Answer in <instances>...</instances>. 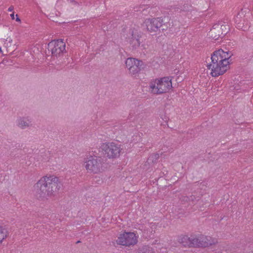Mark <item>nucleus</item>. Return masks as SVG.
I'll return each mask as SVG.
<instances>
[{"instance_id":"1","label":"nucleus","mask_w":253,"mask_h":253,"mask_svg":"<svg viewBox=\"0 0 253 253\" xmlns=\"http://www.w3.org/2000/svg\"><path fill=\"white\" fill-rule=\"evenodd\" d=\"M231 55L222 49L215 51L211 56V62L207 65L211 70V75L213 77H218L224 74L229 68V59Z\"/></svg>"},{"instance_id":"2","label":"nucleus","mask_w":253,"mask_h":253,"mask_svg":"<svg viewBox=\"0 0 253 253\" xmlns=\"http://www.w3.org/2000/svg\"><path fill=\"white\" fill-rule=\"evenodd\" d=\"M61 186L59 178L53 175L43 176L37 183V194L41 198L50 197L55 195Z\"/></svg>"},{"instance_id":"3","label":"nucleus","mask_w":253,"mask_h":253,"mask_svg":"<svg viewBox=\"0 0 253 253\" xmlns=\"http://www.w3.org/2000/svg\"><path fill=\"white\" fill-rule=\"evenodd\" d=\"M103 159L96 156H89L85 159L84 166L88 172L97 173L104 170Z\"/></svg>"},{"instance_id":"4","label":"nucleus","mask_w":253,"mask_h":253,"mask_svg":"<svg viewBox=\"0 0 253 253\" xmlns=\"http://www.w3.org/2000/svg\"><path fill=\"white\" fill-rule=\"evenodd\" d=\"M101 148L106 157L109 158L118 157L122 150L120 144L113 142L103 143Z\"/></svg>"},{"instance_id":"5","label":"nucleus","mask_w":253,"mask_h":253,"mask_svg":"<svg viewBox=\"0 0 253 253\" xmlns=\"http://www.w3.org/2000/svg\"><path fill=\"white\" fill-rule=\"evenodd\" d=\"M192 247H207L217 243L216 239L203 235H192Z\"/></svg>"},{"instance_id":"6","label":"nucleus","mask_w":253,"mask_h":253,"mask_svg":"<svg viewBox=\"0 0 253 253\" xmlns=\"http://www.w3.org/2000/svg\"><path fill=\"white\" fill-rule=\"evenodd\" d=\"M66 44L62 40H53L49 42L47 49L53 57H58L66 52Z\"/></svg>"},{"instance_id":"7","label":"nucleus","mask_w":253,"mask_h":253,"mask_svg":"<svg viewBox=\"0 0 253 253\" xmlns=\"http://www.w3.org/2000/svg\"><path fill=\"white\" fill-rule=\"evenodd\" d=\"M116 242L119 245L134 246L137 243V237L133 232H124L120 234Z\"/></svg>"},{"instance_id":"8","label":"nucleus","mask_w":253,"mask_h":253,"mask_svg":"<svg viewBox=\"0 0 253 253\" xmlns=\"http://www.w3.org/2000/svg\"><path fill=\"white\" fill-rule=\"evenodd\" d=\"M141 38V36L137 30H130L126 37V41L132 49H136L140 45Z\"/></svg>"},{"instance_id":"9","label":"nucleus","mask_w":253,"mask_h":253,"mask_svg":"<svg viewBox=\"0 0 253 253\" xmlns=\"http://www.w3.org/2000/svg\"><path fill=\"white\" fill-rule=\"evenodd\" d=\"M163 21L161 18L147 19L144 22L145 26L150 33H156L163 25Z\"/></svg>"},{"instance_id":"10","label":"nucleus","mask_w":253,"mask_h":253,"mask_svg":"<svg viewBox=\"0 0 253 253\" xmlns=\"http://www.w3.org/2000/svg\"><path fill=\"white\" fill-rule=\"evenodd\" d=\"M157 80L159 84V89L158 90L160 92V94L168 92L172 87V83L169 78L164 77Z\"/></svg>"},{"instance_id":"11","label":"nucleus","mask_w":253,"mask_h":253,"mask_svg":"<svg viewBox=\"0 0 253 253\" xmlns=\"http://www.w3.org/2000/svg\"><path fill=\"white\" fill-rule=\"evenodd\" d=\"M17 126L22 129L29 128L32 126V121L29 117H20L17 121Z\"/></svg>"},{"instance_id":"12","label":"nucleus","mask_w":253,"mask_h":253,"mask_svg":"<svg viewBox=\"0 0 253 253\" xmlns=\"http://www.w3.org/2000/svg\"><path fill=\"white\" fill-rule=\"evenodd\" d=\"M219 24L214 25L209 32V36L212 39L216 40L221 36V30Z\"/></svg>"},{"instance_id":"13","label":"nucleus","mask_w":253,"mask_h":253,"mask_svg":"<svg viewBox=\"0 0 253 253\" xmlns=\"http://www.w3.org/2000/svg\"><path fill=\"white\" fill-rule=\"evenodd\" d=\"M157 79L151 80L149 83V91L155 94H160V92L158 89H159V84L158 83Z\"/></svg>"},{"instance_id":"14","label":"nucleus","mask_w":253,"mask_h":253,"mask_svg":"<svg viewBox=\"0 0 253 253\" xmlns=\"http://www.w3.org/2000/svg\"><path fill=\"white\" fill-rule=\"evenodd\" d=\"M192 235L188 237L187 235H181L178 237V241L184 247H192Z\"/></svg>"},{"instance_id":"15","label":"nucleus","mask_w":253,"mask_h":253,"mask_svg":"<svg viewBox=\"0 0 253 253\" xmlns=\"http://www.w3.org/2000/svg\"><path fill=\"white\" fill-rule=\"evenodd\" d=\"M145 68V65L141 61V64L138 63V64L134 65L128 69L129 73L131 75H135L138 74L141 70Z\"/></svg>"},{"instance_id":"16","label":"nucleus","mask_w":253,"mask_h":253,"mask_svg":"<svg viewBox=\"0 0 253 253\" xmlns=\"http://www.w3.org/2000/svg\"><path fill=\"white\" fill-rule=\"evenodd\" d=\"M138 63L141 64V60H139L134 58H127L126 60V68L128 70L135 65L138 64Z\"/></svg>"},{"instance_id":"17","label":"nucleus","mask_w":253,"mask_h":253,"mask_svg":"<svg viewBox=\"0 0 253 253\" xmlns=\"http://www.w3.org/2000/svg\"><path fill=\"white\" fill-rule=\"evenodd\" d=\"M137 253H155L152 249L147 246H145L139 248Z\"/></svg>"},{"instance_id":"18","label":"nucleus","mask_w":253,"mask_h":253,"mask_svg":"<svg viewBox=\"0 0 253 253\" xmlns=\"http://www.w3.org/2000/svg\"><path fill=\"white\" fill-rule=\"evenodd\" d=\"M7 235L8 232L6 230L0 225V243L7 237Z\"/></svg>"},{"instance_id":"19","label":"nucleus","mask_w":253,"mask_h":253,"mask_svg":"<svg viewBox=\"0 0 253 253\" xmlns=\"http://www.w3.org/2000/svg\"><path fill=\"white\" fill-rule=\"evenodd\" d=\"M159 158V155L158 154H153L148 159L147 162L149 164L155 163L157 162Z\"/></svg>"},{"instance_id":"20","label":"nucleus","mask_w":253,"mask_h":253,"mask_svg":"<svg viewBox=\"0 0 253 253\" xmlns=\"http://www.w3.org/2000/svg\"><path fill=\"white\" fill-rule=\"evenodd\" d=\"M219 27L221 28L220 29L221 30V35H225L227 33L229 29L228 25L219 24Z\"/></svg>"},{"instance_id":"21","label":"nucleus","mask_w":253,"mask_h":253,"mask_svg":"<svg viewBox=\"0 0 253 253\" xmlns=\"http://www.w3.org/2000/svg\"><path fill=\"white\" fill-rule=\"evenodd\" d=\"M237 25L239 29H241L243 31H245L249 27L247 23H246V25H244V23L239 22L237 23Z\"/></svg>"},{"instance_id":"22","label":"nucleus","mask_w":253,"mask_h":253,"mask_svg":"<svg viewBox=\"0 0 253 253\" xmlns=\"http://www.w3.org/2000/svg\"><path fill=\"white\" fill-rule=\"evenodd\" d=\"M190 198L188 197H184L183 198L182 201H185V202H188L190 201Z\"/></svg>"},{"instance_id":"23","label":"nucleus","mask_w":253,"mask_h":253,"mask_svg":"<svg viewBox=\"0 0 253 253\" xmlns=\"http://www.w3.org/2000/svg\"><path fill=\"white\" fill-rule=\"evenodd\" d=\"M13 10H14V7L13 6H10L8 9V11H13Z\"/></svg>"},{"instance_id":"24","label":"nucleus","mask_w":253,"mask_h":253,"mask_svg":"<svg viewBox=\"0 0 253 253\" xmlns=\"http://www.w3.org/2000/svg\"><path fill=\"white\" fill-rule=\"evenodd\" d=\"M16 21H18V22L20 21V18H19V17H18V15H17V14H16Z\"/></svg>"},{"instance_id":"25","label":"nucleus","mask_w":253,"mask_h":253,"mask_svg":"<svg viewBox=\"0 0 253 253\" xmlns=\"http://www.w3.org/2000/svg\"><path fill=\"white\" fill-rule=\"evenodd\" d=\"M10 17H11L12 19H14V14L13 12L12 14H10Z\"/></svg>"},{"instance_id":"26","label":"nucleus","mask_w":253,"mask_h":253,"mask_svg":"<svg viewBox=\"0 0 253 253\" xmlns=\"http://www.w3.org/2000/svg\"><path fill=\"white\" fill-rule=\"evenodd\" d=\"M191 200L192 201L193 200V197L192 196L191 197Z\"/></svg>"},{"instance_id":"27","label":"nucleus","mask_w":253,"mask_h":253,"mask_svg":"<svg viewBox=\"0 0 253 253\" xmlns=\"http://www.w3.org/2000/svg\"><path fill=\"white\" fill-rule=\"evenodd\" d=\"M238 21L237 19H236V22L237 23Z\"/></svg>"}]
</instances>
